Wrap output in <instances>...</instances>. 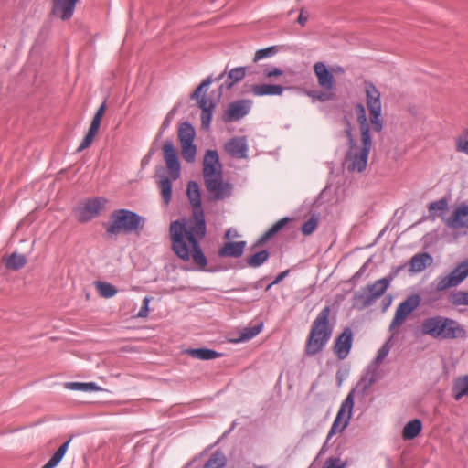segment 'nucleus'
Wrapping results in <instances>:
<instances>
[{"mask_svg": "<svg viewBox=\"0 0 468 468\" xmlns=\"http://www.w3.org/2000/svg\"><path fill=\"white\" fill-rule=\"evenodd\" d=\"M392 344L389 338L378 350L375 359L368 366H375V369L379 370L378 366L388 356L390 352Z\"/></svg>", "mask_w": 468, "mask_h": 468, "instance_id": "e433bc0d", "label": "nucleus"}, {"mask_svg": "<svg viewBox=\"0 0 468 468\" xmlns=\"http://www.w3.org/2000/svg\"><path fill=\"white\" fill-rule=\"evenodd\" d=\"M197 101L198 107L201 109V111L205 110H214L215 104L213 101L207 96H200L199 99H196Z\"/></svg>", "mask_w": 468, "mask_h": 468, "instance_id": "8fccbe9b", "label": "nucleus"}, {"mask_svg": "<svg viewBox=\"0 0 468 468\" xmlns=\"http://www.w3.org/2000/svg\"><path fill=\"white\" fill-rule=\"evenodd\" d=\"M211 83H212V79L211 78L208 77L206 80H204L199 84V86L194 90V92L191 95V98L192 99H199V97L201 96V93L203 91H206L209 88Z\"/></svg>", "mask_w": 468, "mask_h": 468, "instance_id": "09e8293b", "label": "nucleus"}, {"mask_svg": "<svg viewBox=\"0 0 468 468\" xmlns=\"http://www.w3.org/2000/svg\"><path fill=\"white\" fill-rule=\"evenodd\" d=\"M348 139V150L345 158V166L352 173H362L367 166L369 152L372 148L371 136H360L359 141L356 140L350 124L345 129Z\"/></svg>", "mask_w": 468, "mask_h": 468, "instance_id": "7ed1b4c3", "label": "nucleus"}, {"mask_svg": "<svg viewBox=\"0 0 468 468\" xmlns=\"http://www.w3.org/2000/svg\"><path fill=\"white\" fill-rule=\"evenodd\" d=\"M330 307H324L314 319L306 344V354L314 356L330 340L333 329L329 324Z\"/></svg>", "mask_w": 468, "mask_h": 468, "instance_id": "39448f33", "label": "nucleus"}, {"mask_svg": "<svg viewBox=\"0 0 468 468\" xmlns=\"http://www.w3.org/2000/svg\"><path fill=\"white\" fill-rule=\"evenodd\" d=\"M331 431H332V427L329 430V432L327 434V437H326V440H325L324 443L323 444V446L321 447V449H320V451L318 452V457L322 456L323 454H324L327 452L328 442L331 440V438L335 435V434H331Z\"/></svg>", "mask_w": 468, "mask_h": 468, "instance_id": "4d7b16f0", "label": "nucleus"}, {"mask_svg": "<svg viewBox=\"0 0 468 468\" xmlns=\"http://www.w3.org/2000/svg\"><path fill=\"white\" fill-rule=\"evenodd\" d=\"M284 88L276 84H254L251 86V92L254 96H281Z\"/></svg>", "mask_w": 468, "mask_h": 468, "instance_id": "4be33fe9", "label": "nucleus"}, {"mask_svg": "<svg viewBox=\"0 0 468 468\" xmlns=\"http://www.w3.org/2000/svg\"><path fill=\"white\" fill-rule=\"evenodd\" d=\"M252 106L250 100H238L230 102L223 113L225 122H237L249 114Z\"/></svg>", "mask_w": 468, "mask_h": 468, "instance_id": "ddd939ff", "label": "nucleus"}, {"mask_svg": "<svg viewBox=\"0 0 468 468\" xmlns=\"http://www.w3.org/2000/svg\"><path fill=\"white\" fill-rule=\"evenodd\" d=\"M255 468H266V467H264V466H257Z\"/></svg>", "mask_w": 468, "mask_h": 468, "instance_id": "338daca9", "label": "nucleus"}, {"mask_svg": "<svg viewBox=\"0 0 468 468\" xmlns=\"http://www.w3.org/2000/svg\"><path fill=\"white\" fill-rule=\"evenodd\" d=\"M65 388L69 390L81 392L101 391L102 388L94 382H67Z\"/></svg>", "mask_w": 468, "mask_h": 468, "instance_id": "7c9ffc66", "label": "nucleus"}, {"mask_svg": "<svg viewBox=\"0 0 468 468\" xmlns=\"http://www.w3.org/2000/svg\"><path fill=\"white\" fill-rule=\"evenodd\" d=\"M290 220L289 218H283L274 223L259 239L260 244L265 243L267 240L276 235Z\"/></svg>", "mask_w": 468, "mask_h": 468, "instance_id": "72a5a7b5", "label": "nucleus"}, {"mask_svg": "<svg viewBox=\"0 0 468 468\" xmlns=\"http://www.w3.org/2000/svg\"><path fill=\"white\" fill-rule=\"evenodd\" d=\"M245 246V241L227 242L219 250V255L222 257H240L243 254Z\"/></svg>", "mask_w": 468, "mask_h": 468, "instance_id": "393cba45", "label": "nucleus"}, {"mask_svg": "<svg viewBox=\"0 0 468 468\" xmlns=\"http://www.w3.org/2000/svg\"><path fill=\"white\" fill-rule=\"evenodd\" d=\"M186 353L193 358L199 360H212L220 356V354L207 348L188 349Z\"/></svg>", "mask_w": 468, "mask_h": 468, "instance_id": "473e14b6", "label": "nucleus"}, {"mask_svg": "<svg viewBox=\"0 0 468 468\" xmlns=\"http://www.w3.org/2000/svg\"><path fill=\"white\" fill-rule=\"evenodd\" d=\"M246 76L245 67H237L230 69L228 73V78L225 82L221 85V88L225 87L227 90L231 89L236 83L241 81Z\"/></svg>", "mask_w": 468, "mask_h": 468, "instance_id": "cd10ccee", "label": "nucleus"}, {"mask_svg": "<svg viewBox=\"0 0 468 468\" xmlns=\"http://www.w3.org/2000/svg\"><path fill=\"white\" fill-rule=\"evenodd\" d=\"M213 115V110L201 111V125L203 129L207 130L210 127Z\"/></svg>", "mask_w": 468, "mask_h": 468, "instance_id": "3c124183", "label": "nucleus"}, {"mask_svg": "<svg viewBox=\"0 0 468 468\" xmlns=\"http://www.w3.org/2000/svg\"><path fill=\"white\" fill-rule=\"evenodd\" d=\"M318 225V219L315 216H312L302 227V232L304 235L312 234Z\"/></svg>", "mask_w": 468, "mask_h": 468, "instance_id": "49530a36", "label": "nucleus"}, {"mask_svg": "<svg viewBox=\"0 0 468 468\" xmlns=\"http://www.w3.org/2000/svg\"><path fill=\"white\" fill-rule=\"evenodd\" d=\"M307 21H308V16L306 15H304L303 10H301L300 15H299L298 19H297V22L301 26L303 27V26H305Z\"/></svg>", "mask_w": 468, "mask_h": 468, "instance_id": "680f3d73", "label": "nucleus"}, {"mask_svg": "<svg viewBox=\"0 0 468 468\" xmlns=\"http://www.w3.org/2000/svg\"><path fill=\"white\" fill-rule=\"evenodd\" d=\"M391 280V278L384 277L376 281L374 283L366 286L375 302L388 290Z\"/></svg>", "mask_w": 468, "mask_h": 468, "instance_id": "a878e982", "label": "nucleus"}, {"mask_svg": "<svg viewBox=\"0 0 468 468\" xmlns=\"http://www.w3.org/2000/svg\"><path fill=\"white\" fill-rule=\"evenodd\" d=\"M175 109L171 110L163 122V128L165 129L170 125L171 120L175 114Z\"/></svg>", "mask_w": 468, "mask_h": 468, "instance_id": "13d9d810", "label": "nucleus"}, {"mask_svg": "<svg viewBox=\"0 0 468 468\" xmlns=\"http://www.w3.org/2000/svg\"><path fill=\"white\" fill-rule=\"evenodd\" d=\"M452 396L456 400L468 396V374L454 380Z\"/></svg>", "mask_w": 468, "mask_h": 468, "instance_id": "c756f323", "label": "nucleus"}, {"mask_svg": "<svg viewBox=\"0 0 468 468\" xmlns=\"http://www.w3.org/2000/svg\"><path fill=\"white\" fill-rule=\"evenodd\" d=\"M420 303V297L418 294H412L401 302L395 311L394 317L389 325V331H394L397 327L402 325L410 314L415 311Z\"/></svg>", "mask_w": 468, "mask_h": 468, "instance_id": "9b49d317", "label": "nucleus"}, {"mask_svg": "<svg viewBox=\"0 0 468 468\" xmlns=\"http://www.w3.org/2000/svg\"><path fill=\"white\" fill-rule=\"evenodd\" d=\"M352 344L353 332L349 327H346L340 335L337 336L334 346V352L340 360L347 357L352 347Z\"/></svg>", "mask_w": 468, "mask_h": 468, "instance_id": "f3484780", "label": "nucleus"}, {"mask_svg": "<svg viewBox=\"0 0 468 468\" xmlns=\"http://www.w3.org/2000/svg\"><path fill=\"white\" fill-rule=\"evenodd\" d=\"M386 300H387V302H385L384 310H386L390 305V303L392 302V297L388 296Z\"/></svg>", "mask_w": 468, "mask_h": 468, "instance_id": "0e129e2a", "label": "nucleus"}, {"mask_svg": "<svg viewBox=\"0 0 468 468\" xmlns=\"http://www.w3.org/2000/svg\"><path fill=\"white\" fill-rule=\"evenodd\" d=\"M379 370L375 366H367L366 372L342 401L336 416L332 423L331 434L342 433L350 424L354 412L355 399H363L368 389L378 380Z\"/></svg>", "mask_w": 468, "mask_h": 468, "instance_id": "f03ea898", "label": "nucleus"}, {"mask_svg": "<svg viewBox=\"0 0 468 468\" xmlns=\"http://www.w3.org/2000/svg\"><path fill=\"white\" fill-rule=\"evenodd\" d=\"M375 303L367 287L356 291L353 296V305L357 309H364Z\"/></svg>", "mask_w": 468, "mask_h": 468, "instance_id": "bb28decb", "label": "nucleus"}, {"mask_svg": "<svg viewBox=\"0 0 468 468\" xmlns=\"http://www.w3.org/2000/svg\"><path fill=\"white\" fill-rule=\"evenodd\" d=\"M364 90L366 93L367 107L369 111L372 132L379 133L384 126V120L381 115L382 106L380 92L370 81H365Z\"/></svg>", "mask_w": 468, "mask_h": 468, "instance_id": "0eeeda50", "label": "nucleus"}, {"mask_svg": "<svg viewBox=\"0 0 468 468\" xmlns=\"http://www.w3.org/2000/svg\"><path fill=\"white\" fill-rule=\"evenodd\" d=\"M448 203L445 199H440L438 201L432 202L429 205V210L431 212L434 211H443L447 208Z\"/></svg>", "mask_w": 468, "mask_h": 468, "instance_id": "603ef678", "label": "nucleus"}, {"mask_svg": "<svg viewBox=\"0 0 468 468\" xmlns=\"http://www.w3.org/2000/svg\"><path fill=\"white\" fill-rule=\"evenodd\" d=\"M226 465V456L220 452H215L206 462L203 468H225Z\"/></svg>", "mask_w": 468, "mask_h": 468, "instance_id": "c9c22d12", "label": "nucleus"}, {"mask_svg": "<svg viewBox=\"0 0 468 468\" xmlns=\"http://www.w3.org/2000/svg\"><path fill=\"white\" fill-rule=\"evenodd\" d=\"M310 95L320 101H325L333 99V92H327V90L320 92H312L310 93Z\"/></svg>", "mask_w": 468, "mask_h": 468, "instance_id": "5fc2aeb1", "label": "nucleus"}, {"mask_svg": "<svg viewBox=\"0 0 468 468\" xmlns=\"http://www.w3.org/2000/svg\"><path fill=\"white\" fill-rule=\"evenodd\" d=\"M95 286L103 298L113 297L117 293V289L111 283L106 282H96Z\"/></svg>", "mask_w": 468, "mask_h": 468, "instance_id": "58836bf2", "label": "nucleus"}, {"mask_svg": "<svg viewBox=\"0 0 468 468\" xmlns=\"http://www.w3.org/2000/svg\"><path fill=\"white\" fill-rule=\"evenodd\" d=\"M431 263L432 257L429 253H418L415 254L410 261V271L411 272H420Z\"/></svg>", "mask_w": 468, "mask_h": 468, "instance_id": "b1692460", "label": "nucleus"}, {"mask_svg": "<svg viewBox=\"0 0 468 468\" xmlns=\"http://www.w3.org/2000/svg\"><path fill=\"white\" fill-rule=\"evenodd\" d=\"M346 461H343L339 457H330L324 462L323 468H346Z\"/></svg>", "mask_w": 468, "mask_h": 468, "instance_id": "de8ad7c7", "label": "nucleus"}, {"mask_svg": "<svg viewBox=\"0 0 468 468\" xmlns=\"http://www.w3.org/2000/svg\"><path fill=\"white\" fill-rule=\"evenodd\" d=\"M449 301L454 306L467 305V292H454L450 294Z\"/></svg>", "mask_w": 468, "mask_h": 468, "instance_id": "c03bdc74", "label": "nucleus"}, {"mask_svg": "<svg viewBox=\"0 0 468 468\" xmlns=\"http://www.w3.org/2000/svg\"><path fill=\"white\" fill-rule=\"evenodd\" d=\"M290 220L289 218H283L274 223L259 239L260 244L265 243L267 240L276 235Z\"/></svg>", "mask_w": 468, "mask_h": 468, "instance_id": "f704fd0d", "label": "nucleus"}, {"mask_svg": "<svg viewBox=\"0 0 468 468\" xmlns=\"http://www.w3.org/2000/svg\"><path fill=\"white\" fill-rule=\"evenodd\" d=\"M422 430V423L420 420L414 419L409 421L403 428L402 437L404 440H413Z\"/></svg>", "mask_w": 468, "mask_h": 468, "instance_id": "c85d7f7f", "label": "nucleus"}, {"mask_svg": "<svg viewBox=\"0 0 468 468\" xmlns=\"http://www.w3.org/2000/svg\"><path fill=\"white\" fill-rule=\"evenodd\" d=\"M278 52V48L275 46L268 47L262 49H259L256 51L255 56L253 58L254 62H258L261 59L271 58L275 56Z\"/></svg>", "mask_w": 468, "mask_h": 468, "instance_id": "79ce46f5", "label": "nucleus"}, {"mask_svg": "<svg viewBox=\"0 0 468 468\" xmlns=\"http://www.w3.org/2000/svg\"><path fill=\"white\" fill-rule=\"evenodd\" d=\"M105 110H106V103L103 102L96 111L95 115L93 116V119L91 121L90 129L77 149L78 152H81L84 149H86L91 145V144L94 140V137L96 136V134L99 132V129L101 126V122L105 113Z\"/></svg>", "mask_w": 468, "mask_h": 468, "instance_id": "dca6fc26", "label": "nucleus"}, {"mask_svg": "<svg viewBox=\"0 0 468 468\" xmlns=\"http://www.w3.org/2000/svg\"><path fill=\"white\" fill-rule=\"evenodd\" d=\"M196 132L188 122H183L178 129V139L181 145V154L185 161L193 163L196 160L197 146L194 144Z\"/></svg>", "mask_w": 468, "mask_h": 468, "instance_id": "6e6552de", "label": "nucleus"}, {"mask_svg": "<svg viewBox=\"0 0 468 468\" xmlns=\"http://www.w3.org/2000/svg\"><path fill=\"white\" fill-rule=\"evenodd\" d=\"M79 0H52V13L63 21L72 17Z\"/></svg>", "mask_w": 468, "mask_h": 468, "instance_id": "aec40b11", "label": "nucleus"}, {"mask_svg": "<svg viewBox=\"0 0 468 468\" xmlns=\"http://www.w3.org/2000/svg\"><path fill=\"white\" fill-rule=\"evenodd\" d=\"M355 112L359 126L360 136H371L372 127L370 128V120L368 121L367 119L365 107L361 103H357L355 106Z\"/></svg>", "mask_w": 468, "mask_h": 468, "instance_id": "5701e85b", "label": "nucleus"}, {"mask_svg": "<svg viewBox=\"0 0 468 468\" xmlns=\"http://www.w3.org/2000/svg\"><path fill=\"white\" fill-rule=\"evenodd\" d=\"M160 188L164 201L167 204L172 197V183L169 178L164 177L160 181Z\"/></svg>", "mask_w": 468, "mask_h": 468, "instance_id": "37998d69", "label": "nucleus"}, {"mask_svg": "<svg viewBox=\"0 0 468 468\" xmlns=\"http://www.w3.org/2000/svg\"><path fill=\"white\" fill-rule=\"evenodd\" d=\"M445 222L452 229L468 228V205L462 204L456 207Z\"/></svg>", "mask_w": 468, "mask_h": 468, "instance_id": "412c9836", "label": "nucleus"}, {"mask_svg": "<svg viewBox=\"0 0 468 468\" xmlns=\"http://www.w3.org/2000/svg\"><path fill=\"white\" fill-rule=\"evenodd\" d=\"M468 277V259L459 263L450 273L440 276L436 280V290L439 292L457 287Z\"/></svg>", "mask_w": 468, "mask_h": 468, "instance_id": "1a4fd4ad", "label": "nucleus"}, {"mask_svg": "<svg viewBox=\"0 0 468 468\" xmlns=\"http://www.w3.org/2000/svg\"><path fill=\"white\" fill-rule=\"evenodd\" d=\"M203 176L207 182L208 179H214L222 176V165L219 162L218 154L215 150H207L205 153L203 160Z\"/></svg>", "mask_w": 468, "mask_h": 468, "instance_id": "4468645a", "label": "nucleus"}, {"mask_svg": "<svg viewBox=\"0 0 468 468\" xmlns=\"http://www.w3.org/2000/svg\"><path fill=\"white\" fill-rule=\"evenodd\" d=\"M332 71L335 73H344V69L340 66H335L332 68Z\"/></svg>", "mask_w": 468, "mask_h": 468, "instance_id": "e2e57ef3", "label": "nucleus"}, {"mask_svg": "<svg viewBox=\"0 0 468 468\" xmlns=\"http://www.w3.org/2000/svg\"><path fill=\"white\" fill-rule=\"evenodd\" d=\"M456 150L468 155V129L457 138Z\"/></svg>", "mask_w": 468, "mask_h": 468, "instance_id": "a18cd8bd", "label": "nucleus"}, {"mask_svg": "<svg viewBox=\"0 0 468 468\" xmlns=\"http://www.w3.org/2000/svg\"><path fill=\"white\" fill-rule=\"evenodd\" d=\"M224 148L234 158L246 159L248 157L249 146L244 136L230 139L225 144Z\"/></svg>", "mask_w": 468, "mask_h": 468, "instance_id": "a211bd4d", "label": "nucleus"}, {"mask_svg": "<svg viewBox=\"0 0 468 468\" xmlns=\"http://www.w3.org/2000/svg\"><path fill=\"white\" fill-rule=\"evenodd\" d=\"M106 203L107 199L103 197H95L80 203L75 208L76 218L80 222H88L91 220L100 215Z\"/></svg>", "mask_w": 468, "mask_h": 468, "instance_id": "9d476101", "label": "nucleus"}, {"mask_svg": "<svg viewBox=\"0 0 468 468\" xmlns=\"http://www.w3.org/2000/svg\"><path fill=\"white\" fill-rule=\"evenodd\" d=\"M152 300V297L145 296L143 300V305L140 309V311L137 314V316L140 318H145L148 316L149 314V303Z\"/></svg>", "mask_w": 468, "mask_h": 468, "instance_id": "864d4df0", "label": "nucleus"}, {"mask_svg": "<svg viewBox=\"0 0 468 468\" xmlns=\"http://www.w3.org/2000/svg\"><path fill=\"white\" fill-rule=\"evenodd\" d=\"M467 305H468V292H467Z\"/></svg>", "mask_w": 468, "mask_h": 468, "instance_id": "774afa93", "label": "nucleus"}, {"mask_svg": "<svg viewBox=\"0 0 468 468\" xmlns=\"http://www.w3.org/2000/svg\"><path fill=\"white\" fill-rule=\"evenodd\" d=\"M262 327H263L262 324H256L251 327L244 328L241 331L240 335H239V339L237 340V342H245V341L252 339L253 337H255L257 335H259L261 332Z\"/></svg>", "mask_w": 468, "mask_h": 468, "instance_id": "ea45409f", "label": "nucleus"}, {"mask_svg": "<svg viewBox=\"0 0 468 468\" xmlns=\"http://www.w3.org/2000/svg\"><path fill=\"white\" fill-rule=\"evenodd\" d=\"M163 156L167 170L173 180L179 178L181 174V165L179 162L177 150L172 141H165L162 146Z\"/></svg>", "mask_w": 468, "mask_h": 468, "instance_id": "f8f14e48", "label": "nucleus"}, {"mask_svg": "<svg viewBox=\"0 0 468 468\" xmlns=\"http://www.w3.org/2000/svg\"><path fill=\"white\" fill-rule=\"evenodd\" d=\"M314 71L320 87L327 91H333L335 90V83L334 76L324 62H316L314 65Z\"/></svg>", "mask_w": 468, "mask_h": 468, "instance_id": "6ab92c4d", "label": "nucleus"}, {"mask_svg": "<svg viewBox=\"0 0 468 468\" xmlns=\"http://www.w3.org/2000/svg\"><path fill=\"white\" fill-rule=\"evenodd\" d=\"M287 275V271H282L277 275L275 280L267 287V290H269L272 285L279 283L281 281L284 279V277Z\"/></svg>", "mask_w": 468, "mask_h": 468, "instance_id": "bf43d9fd", "label": "nucleus"}, {"mask_svg": "<svg viewBox=\"0 0 468 468\" xmlns=\"http://www.w3.org/2000/svg\"><path fill=\"white\" fill-rule=\"evenodd\" d=\"M71 441V438L64 442L60 447L57 450V452L52 455V457L47 462L46 464H44L41 468H55L58 465V463L61 462L63 457L65 456L69 445Z\"/></svg>", "mask_w": 468, "mask_h": 468, "instance_id": "2f4dec72", "label": "nucleus"}, {"mask_svg": "<svg viewBox=\"0 0 468 468\" xmlns=\"http://www.w3.org/2000/svg\"><path fill=\"white\" fill-rule=\"evenodd\" d=\"M269 252L267 250H261L247 259V263L250 267L257 268L262 265L269 259Z\"/></svg>", "mask_w": 468, "mask_h": 468, "instance_id": "a19ab883", "label": "nucleus"}, {"mask_svg": "<svg viewBox=\"0 0 468 468\" xmlns=\"http://www.w3.org/2000/svg\"><path fill=\"white\" fill-rule=\"evenodd\" d=\"M420 332L441 340L463 338L466 335V331L459 322L441 315L425 318L420 324Z\"/></svg>", "mask_w": 468, "mask_h": 468, "instance_id": "20e7f679", "label": "nucleus"}, {"mask_svg": "<svg viewBox=\"0 0 468 468\" xmlns=\"http://www.w3.org/2000/svg\"><path fill=\"white\" fill-rule=\"evenodd\" d=\"M187 197L193 208V218L171 223L169 234L172 248L181 260L192 258L198 266L205 267L207 261L199 241L206 236V221L199 186L195 181L187 185Z\"/></svg>", "mask_w": 468, "mask_h": 468, "instance_id": "f257e3e1", "label": "nucleus"}, {"mask_svg": "<svg viewBox=\"0 0 468 468\" xmlns=\"http://www.w3.org/2000/svg\"><path fill=\"white\" fill-rule=\"evenodd\" d=\"M239 237V233L234 229H229L225 233V238L228 239Z\"/></svg>", "mask_w": 468, "mask_h": 468, "instance_id": "052dcab7", "label": "nucleus"}, {"mask_svg": "<svg viewBox=\"0 0 468 468\" xmlns=\"http://www.w3.org/2000/svg\"><path fill=\"white\" fill-rule=\"evenodd\" d=\"M144 222V218L133 211L118 209L111 214L106 232L111 236L137 233L143 229Z\"/></svg>", "mask_w": 468, "mask_h": 468, "instance_id": "423d86ee", "label": "nucleus"}, {"mask_svg": "<svg viewBox=\"0 0 468 468\" xmlns=\"http://www.w3.org/2000/svg\"><path fill=\"white\" fill-rule=\"evenodd\" d=\"M27 262V259L22 254L13 253L5 261V266L7 269L19 270Z\"/></svg>", "mask_w": 468, "mask_h": 468, "instance_id": "4c0bfd02", "label": "nucleus"}, {"mask_svg": "<svg viewBox=\"0 0 468 468\" xmlns=\"http://www.w3.org/2000/svg\"><path fill=\"white\" fill-rule=\"evenodd\" d=\"M282 70L275 67H268L264 69V75L267 78L278 77L282 75Z\"/></svg>", "mask_w": 468, "mask_h": 468, "instance_id": "6e6d98bb", "label": "nucleus"}, {"mask_svg": "<svg viewBox=\"0 0 468 468\" xmlns=\"http://www.w3.org/2000/svg\"><path fill=\"white\" fill-rule=\"evenodd\" d=\"M224 76V73L220 74L219 77H218V80H221Z\"/></svg>", "mask_w": 468, "mask_h": 468, "instance_id": "69168bd1", "label": "nucleus"}, {"mask_svg": "<svg viewBox=\"0 0 468 468\" xmlns=\"http://www.w3.org/2000/svg\"><path fill=\"white\" fill-rule=\"evenodd\" d=\"M207 191L214 199L222 200L232 195L233 186L229 182H224L221 177L208 179L205 182Z\"/></svg>", "mask_w": 468, "mask_h": 468, "instance_id": "2eb2a0df", "label": "nucleus"}]
</instances>
